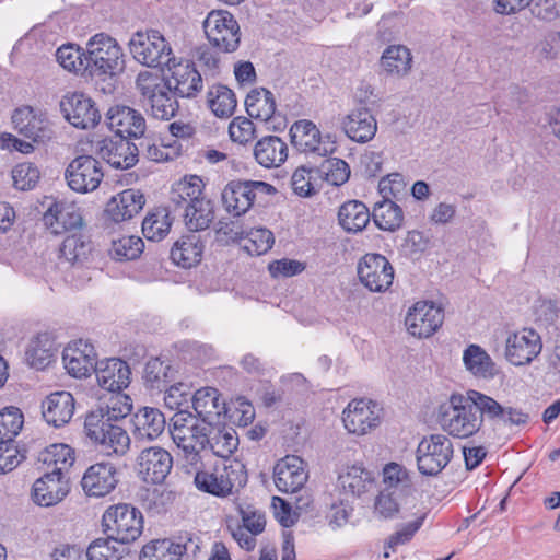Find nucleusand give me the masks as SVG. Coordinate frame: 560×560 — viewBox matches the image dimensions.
Returning <instances> with one entry per match:
<instances>
[{
  "label": "nucleus",
  "instance_id": "nucleus-1",
  "mask_svg": "<svg viewBox=\"0 0 560 560\" xmlns=\"http://www.w3.org/2000/svg\"><path fill=\"white\" fill-rule=\"evenodd\" d=\"M440 423L442 429L451 436L467 439L480 431L481 416L478 408L469 398L460 394H452L447 404L441 407Z\"/></svg>",
  "mask_w": 560,
  "mask_h": 560
},
{
  "label": "nucleus",
  "instance_id": "nucleus-15",
  "mask_svg": "<svg viewBox=\"0 0 560 560\" xmlns=\"http://www.w3.org/2000/svg\"><path fill=\"white\" fill-rule=\"evenodd\" d=\"M444 313L441 307L430 301H418L408 311L405 325L410 335L417 338H429L443 324Z\"/></svg>",
  "mask_w": 560,
  "mask_h": 560
},
{
  "label": "nucleus",
  "instance_id": "nucleus-56",
  "mask_svg": "<svg viewBox=\"0 0 560 560\" xmlns=\"http://www.w3.org/2000/svg\"><path fill=\"white\" fill-rule=\"evenodd\" d=\"M468 393L472 404L479 410V415L481 416V425L483 424L485 418L490 421H502L504 418V407L502 405L492 397L480 392L468 390Z\"/></svg>",
  "mask_w": 560,
  "mask_h": 560
},
{
  "label": "nucleus",
  "instance_id": "nucleus-31",
  "mask_svg": "<svg viewBox=\"0 0 560 560\" xmlns=\"http://www.w3.org/2000/svg\"><path fill=\"white\" fill-rule=\"evenodd\" d=\"M98 154L110 166L127 170L137 164L139 150L138 147L128 139H105L102 141Z\"/></svg>",
  "mask_w": 560,
  "mask_h": 560
},
{
  "label": "nucleus",
  "instance_id": "nucleus-2",
  "mask_svg": "<svg viewBox=\"0 0 560 560\" xmlns=\"http://www.w3.org/2000/svg\"><path fill=\"white\" fill-rule=\"evenodd\" d=\"M136 90L153 117L168 120L175 116L178 102L161 74L148 70L140 71L136 78Z\"/></svg>",
  "mask_w": 560,
  "mask_h": 560
},
{
  "label": "nucleus",
  "instance_id": "nucleus-21",
  "mask_svg": "<svg viewBox=\"0 0 560 560\" xmlns=\"http://www.w3.org/2000/svg\"><path fill=\"white\" fill-rule=\"evenodd\" d=\"M62 362L71 376L75 378L86 377L95 370L97 364L95 348L85 340H74L63 349Z\"/></svg>",
  "mask_w": 560,
  "mask_h": 560
},
{
  "label": "nucleus",
  "instance_id": "nucleus-64",
  "mask_svg": "<svg viewBox=\"0 0 560 560\" xmlns=\"http://www.w3.org/2000/svg\"><path fill=\"white\" fill-rule=\"evenodd\" d=\"M191 388L189 385L184 383H177L172 385L164 396V401L171 409H183L188 407L189 402H192Z\"/></svg>",
  "mask_w": 560,
  "mask_h": 560
},
{
  "label": "nucleus",
  "instance_id": "nucleus-60",
  "mask_svg": "<svg viewBox=\"0 0 560 560\" xmlns=\"http://www.w3.org/2000/svg\"><path fill=\"white\" fill-rule=\"evenodd\" d=\"M322 173L328 184L338 187L349 180L351 171L346 161L338 158H331L322 164Z\"/></svg>",
  "mask_w": 560,
  "mask_h": 560
},
{
  "label": "nucleus",
  "instance_id": "nucleus-7",
  "mask_svg": "<svg viewBox=\"0 0 560 560\" xmlns=\"http://www.w3.org/2000/svg\"><path fill=\"white\" fill-rule=\"evenodd\" d=\"M454 455V445L451 439L443 433H433L423 436L416 450V463L422 476L435 477L451 463Z\"/></svg>",
  "mask_w": 560,
  "mask_h": 560
},
{
  "label": "nucleus",
  "instance_id": "nucleus-39",
  "mask_svg": "<svg viewBox=\"0 0 560 560\" xmlns=\"http://www.w3.org/2000/svg\"><path fill=\"white\" fill-rule=\"evenodd\" d=\"M463 363L474 376L493 378L498 371L492 358L480 346L471 343L463 352Z\"/></svg>",
  "mask_w": 560,
  "mask_h": 560
},
{
  "label": "nucleus",
  "instance_id": "nucleus-8",
  "mask_svg": "<svg viewBox=\"0 0 560 560\" xmlns=\"http://www.w3.org/2000/svg\"><path fill=\"white\" fill-rule=\"evenodd\" d=\"M247 475L242 463L215 466L212 470H200L195 476V485L200 491L215 497H226L233 489L245 486Z\"/></svg>",
  "mask_w": 560,
  "mask_h": 560
},
{
  "label": "nucleus",
  "instance_id": "nucleus-19",
  "mask_svg": "<svg viewBox=\"0 0 560 560\" xmlns=\"http://www.w3.org/2000/svg\"><path fill=\"white\" fill-rule=\"evenodd\" d=\"M14 129L36 143H44L51 137L49 121L44 113L31 106L16 108L12 115Z\"/></svg>",
  "mask_w": 560,
  "mask_h": 560
},
{
  "label": "nucleus",
  "instance_id": "nucleus-17",
  "mask_svg": "<svg viewBox=\"0 0 560 560\" xmlns=\"http://www.w3.org/2000/svg\"><path fill=\"white\" fill-rule=\"evenodd\" d=\"M541 350V337L532 328H524L511 334L505 342V358L515 366L530 364Z\"/></svg>",
  "mask_w": 560,
  "mask_h": 560
},
{
  "label": "nucleus",
  "instance_id": "nucleus-48",
  "mask_svg": "<svg viewBox=\"0 0 560 560\" xmlns=\"http://www.w3.org/2000/svg\"><path fill=\"white\" fill-rule=\"evenodd\" d=\"M372 218L376 226L384 231L399 229L404 221L401 208L390 199H383L375 203Z\"/></svg>",
  "mask_w": 560,
  "mask_h": 560
},
{
  "label": "nucleus",
  "instance_id": "nucleus-40",
  "mask_svg": "<svg viewBox=\"0 0 560 560\" xmlns=\"http://www.w3.org/2000/svg\"><path fill=\"white\" fill-rule=\"evenodd\" d=\"M290 136L299 151L322 154L320 131L313 121L306 119L295 121L290 128Z\"/></svg>",
  "mask_w": 560,
  "mask_h": 560
},
{
  "label": "nucleus",
  "instance_id": "nucleus-26",
  "mask_svg": "<svg viewBox=\"0 0 560 560\" xmlns=\"http://www.w3.org/2000/svg\"><path fill=\"white\" fill-rule=\"evenodd\" d=\"M117 469L112 463H96L90 466L81 480L83 491L89 497L102 498L117 486Z\"/></svg>",
  "mask_w": 560,
  "mask_h": 560
},
{
  "label": "nucleus",
  "instance_id": "nucleus-51",
  "mask_svg": "<svg viewBox=\"0 0 560 560\" xmlns=\"http://www.w3.org/2000/svg\"><path fill=\"white\" fill-rule=\"evenodd\" d=\"M171 219L165 209H159L148 214L142 222L143 235L149 241H161L171 229Z\"/></svg>",
  "mask_w": 560,
  "mask_h": 560
},
{
  "label": "nucleus",
  "instance_id": "nucleus-13",
  "mask_svg": "<svg viewBox=\"0 0 560 560\" xmlns=\"http://www.w3.org/2000/svg\"><path fill=\"white\" fill-rule=\"evenodd\" d=\"M104 178L102 164L91 155L74 158L65 171V179L69 188L79 194L96 190Z\"/></svg>",
  "mask_w": 560,
  "mask_h": 560
},
{
  "label": "nucleus",
  "instance_id": "nucleus-20",
  "mask_svg": "<svg viewBox=\"0 0 560 560\" xmlns=\"http://www.w3.org/2000/svg\"><path fill=\"white\" fill-rule=\"evenodd\" d=\"M340 125L351 141L361 144L373 140L377 132V120L372 110L364 105L353 107L341 118Z\"/></svg>",
  "mask_w": 560,
  "mask_h": 560
},
{
  "label": "nucleus",
  "instance_id": "nucleus-35",
  "mask_svg": "<svg viewBox=\"0 0 560 560\" xmlns=\"http://www.w3.org/2000/svg\"><path fill=\"white\" fill-rule=\"evenodd\" d=\"M375 483L373 474L362 465L347 466L338 476V487L349 497L359 498Z\"/></svg>",
  "mask_w": 560,
  "mask_h": 560
},
{
  "label": "nucleus",
  "instance_id": "nucleus-12",
  "mask_svg": "<svg viewBox=\"0 0 560 560\" xmlns=\"http://www.w3.org/2000/svg\"><path fill=\"white\" fill-rule=\"evenodd\" d=\"M382 407L365 398L352 399L342 411L345 429L354 435L362 436L376 429L382 422Z\"/></svg>",
  "mask_w": 560,
  "mask_h": 560
},
{
  "label": "nucleus",
  "instance_id": "nucleus-33",
  "mask_svg": "<svg viewBox=\"0 0 560 560\" xmlns=\"http://www.w3.org/2000/svg\"><path fill=\"white\" fill-rule=\"evenodd\" d=\"M255 161L265 168L281 166L288 159V144L278 136H265L253 149Z\"/></svg>",
  "mask_w": 560,
  "mask_h": 560
},
{
  "label": "nucleus",
  "instance_id": "nucleus-52",
  "mask_svg": "<svg viewBox=\"0 0 560 560\" xmlns=\"http://www.w3.org/2000/svg\"><path fill=\"white\" fill-rule=\"evenodd\" d=\"M141 145L143 148V155L154 162L172 161L180 153V144L175 139L171 142L162 140L159 143L147 139Z\"/></svg>",
  "mask_w": 560,
  "mask_h": 560
},
{
  "label": "nucleus",
  "instance_id": "nucleus-4",
  "mask_svg": "<svg viewBox=\"0 0 560 560\" xmlns=\"http://www.w3.org/2000/svg\"><path fill=\"white\" fill-rule=\"evenodd\" d=\"M86 436L107 456H124L130 448L131 439L118 423L104 419L101 411H91L84 421Z\"/></svg>",
  "mask_w": 560,
  "mask_h": 560
},
{
  "label": "nucleus",
  "instance_id": "nucleus-22",
  "mask_svg": "<svg viewBox=\"0 0 560 560\" xmlns=\"http://www.w3.org/2000/svg\"><path fill=\"white\" fill-rule=\"evenodd\" d=\"M273 476L277 489L285 493L301 490L308 479L306 464L295 455L281 458L275 466Z\"/></svg>",
  "mask_w": 560,
  "mask_h": 560
},
{
  "label": "nucleus",
  "instance_id": "nucleus-18",
  "mask_svg": "<svg viewBox=\"0 0 560 560\" xmlns=\"http://www.w3.org/2000/svg\"><path fill=\"white\" fill-rule=\"evenodd\" d=\"M172 467L171 454L160 446L147 447L137 456V474L144 482L161 483Z\"/></svg>",
  "mask_w": 560,
  "mask_h": 560
},
{
  "label": "nucleus",
  "instance_id": "nucleus-37",
  "mask_svg": "<svg viewBox=\"0 0 560 560\" xmlns=\"http://www.w3.org/2000/svg\"><path fill=\"white\" fill-rule=\"evenodd\" d=\"M207 447L222 458H229L238 446V436L234 429L225 427L224 422L206 425Z\"/></svg>",
  "mask_w": 560,
  "mask_h": 560
},
{
  "label": "nucleus",
  "instance_id": "nucleus-34",
  "mask_svg": "<svg viewBox=\"0 0 560 560\" xmlns=\"http://www.w3.org/2000/svg\"><path fill=\"white\" fill-rule=\"evenodd\" d=\"M42 407L47 423L59 428L71 420L74 413V398L69 392H55L46 397Z\"/></svg>",
  "mask_w": 560,
  "mask_h": 560
},
{
  "label": "nucleus",
  "instance_id": "nucleus-50",
  "mask_svg": "<svg viewBox=\"0 0 560 560\" xmlns=\"http://www.w3.org/2000/svg\"><path fill=\"white\" fill-rule=\"evenodd\" d=\"M92 250L91 242L83 235L73 234L67 236L60 247V256L74 265L83 262Z\"/></svg>",
  "mask_w": 560,
  "mask_h": 560
},
{
  "label": "nucleus",
  "instance_id": "nucleus-54",
  "mask_svg": "<svg viewBox=\"0 0 560 560\" xmlns=\"http://www.w3.org/2000/svg\"><path fill=\"white\" fill-rule=\"evenodd\" d=\"M144 247L143 241L138 236H121L112 242L109 254L117 260H132L140 256Z\"/></svg>",
  "mask_w": 560,
  "mask_h": 560
},
{
  "label": "nucleus",
  "instance_id": "nucleus-59",
  "mask_svg": "<svg viewBox=\"0 0 560 560\" xmlns=\"http://www.w3.org/2000/svg\"><path fill=\"white\" fill-rule=\"evenodd\" d=\"M85 56L83 50L73 44H67L59 47L56 51L58 63L70 72H80L86 70Z\"/></svg>",
  "mask_w": 560,
  "mask_h": 560
},
{
  "label": "nucleus",
  "instance_id": "nucleus-16",
  "mask_svg": "<svg viewBox=\"0 0 560 560\" xmlns=\"http://www.w3.org/2000/svg\"><path fill=\"white\" fill-rule=\"evenodd\" d=\"M60 108L65 118L78 129L94 128L101 120V113L94 101L83 93L65 95L60 101Z\"/></svg>",
  "mask_w": 560,
  "mask_h": 560
},
{
  "label": "nucleus",
  "instance_id": "nucleus-49",
  "mask_svg": "<svg viewBox=\"0 0 560 560\" xmlns=\"http://www.w3.org/2000/svg\"><path fill=\"white\" fill-rule=\"evenodd\" d=\"M39 459L52 466L51 471H60L67 475L68 469L73 465L75 457L73 450L67 444H51L40 453Z\"/></svg>",
  "mask_w": 560,
  "mask_h": 560
},
{
  "label": "nucleus",
  "instance_id": "nucleus-53",
  "mask_svg": "<svg viewBox=\"0 0 560 560\" xmlns=\"http://www.w3.org/2000/svg\"><path fill=\"white\" fill-rule=\"evenodd\" d=\"M275 243L272 232L266 228L252 229L243 238V248L253 256H260L271 249Z\"/></svg>",
  "mask_w": 560,
  "mask_h": 560
},
{
  "label": "nucleus",
  "instance_id": "nucleus-44",
  "mask_svg": "<svg viewBox=\"0 0 560 560\" xmlns=\"http://www.w3.org/2000/svg\"><path fill=\"white\" fill-rule=\"evenodd\" d=\"M213 219V203L206 197L199 198V200L184 209L185 224L190 231L206 230Z\"/></svg>",
  "mask_w": 560,
  "mask_h": 560
},
{
  "label": "nucleus",
  "instance_id": "nucleus-55",
  "mask_svg": "<svg viewBox=\"0 0 560 560\" xmlns=\"http://www.w3.org/2000/svg\"><path fill=\"white\" fill-rule=\"evenodd\" d=\"M133 408L132 399L130 396L116 392L110 396L105 408H100L96 411H101L104 419H108L112 422H118L128 417Z\"/></svg>",
  "mask_w": 560,
  "mask_h": 560
},
{
  "label": "nucleus",
  "instance_id": "nucleus-30",
  "mask_svg": "<svg viewBox=\"0 0 560 560\" xmlns=\"http://www.w3.org/2000/svg\"><path fill=\"white\" fill-rule=\"evenodd\" d=\"M171 70V78L167 82L170 88L180 97H192L202 89V78L195 65L190 61L175 63V60L167 66Z\"/></svg>",
  "mask_w": 560,
  "mask_h": 560
},
{
  "label": "nucleus",
  "instance_id": "nucleus-23",
  "mask_svg": "<svg viewBox=\"0 0 560 560\" xmlns=\"http://www.w3.org/2000/svg\"><path fill=\"white\" fill-rule=\"evenodd\" d=\"M108 128L119 138H140L144 135L147 124L143 115L125 105L112 106L106 114Z\"/></svg>",
  "mask_w": 560,
  "mask_h": 560
},
{
  "label": "nucleus",
  "instance_id": "nucleus-45",
  "mask_svg": "<svg viewBox=\"0 0 560 560\" xmlns=\"http://www.w3.org/2000/svg\"><path fill=\"white\" fill-rule=\"evenodd\" d=\"M54 357V345L48 334L33 338L25 352L27 364L36 370L47 368Z\"/></svg>",
  "mask_w": 560,
  "mask_h": 560
},
{
  "label": "nucleus",
  "instance_id": "nucleus-28",
  "mask_svg": "<svg viewBox=\"0 0 560 560\" xmlns=\"http://www.w3.org/2000/svg\"><path fill=\"white\" fill-rule=\"evenodd\" d=\"M145 199L137 189H126L113 196L106 203L104 213L107 220L115 223L132 219L143 208Z\"/></svg>",
  "mask_w": 560,
  "mask_h": 560
},
{
  "label": "nucleus",
  "instance_id": "nucleus-25",
  "mask_svg": "<svg viewBox=\"0 0 560 560\" xmlns=\"http://www.w3.org/2000/svg\"><path fill=\"white\" fill-rule=\"evenodd\" d=\"M45 226L54 234H62L82 226L80 208L72 201L55 200L43 215Z\"/></svg>",
  "mask_w": 560,
  "mask_h": 560
},
{
  "label": "nucleus",
  "instance_id": "nucleus-58",
  "mask_svg": "<svg viewBox=\"0 0 560 560\" xmlns=\"http://www.w3.org/2000/svg\"><path fill=\"white\" fill-rule=\"evenodd\" d=\"M23 415L16 407H7L0 411V441L13 442L23 427Z\"/></svg>",
  "mask_w": 560,
  "mask_h": 560
},
{
  "label": "nucleus",
  "instance_id": "nucleus-5",
  "mask_svg": "<svg viewBox=\"0 0 560 560\" xmlns=\"http://www.w3.org/2000/svg\"><path fill=\"white\" fill-rule=\"evenodd\" d=\"M85 68L92 75L113 77L125 68L122 49L115 38L98 33L86 43Z\"/></svg>",
  "mask_w": 560,
  "mask_h": 560
},
{
  "label": "nucleus",
  "instance_id": "nucleus-63",
  "mask_svg": "<svg viewBox=\"0 0 560 560\" xmlns=\"http://www.w3.org/2000/svg\"><path fill=\"white\" fill-rule=\"evenodd\" d=\"M13 185L20 190H30L39 179L38 168L28 162L15 165L11 172Z\"/></svg>",
  "mask_w": 560,
  "mask_h": 560
},
{
  "label": "nucleus",
  "instance_id": "nucleus-43",
  "mask_svg": "<svg viewBox=\"0 0 560 560\" xmlns=\"http://www.w3.org/2000/svg\"><path fill=\"white\" fill-rule=\"evenodd\" d=\"M245 107L249 117L268 121L273 117L277 105L273 94L264 88H259L247 94Z\"/></svg>",
  "mask_w": 560,
  "mask_h": 560
},
{
  "label": "nucleus",
  "instance_id": "nucleus-47",
  "mask_svg": "<svg viewBox=\"0 0 560 560\" xmlns=\"http://www.w3.org/2000/svg\"><path fill=\"white\" fill-rule=\"evenodd\" d=\"M186 546L171 539H156L143 546L140 560H180Z\"/></svg>",
  "mask_w": 560,
  "mask_h": 560
},
{
  "label": "nucleus",
  "instance_id": "nucleus-11",
  "mask_svg": "<svg viewBox=\"0 0 560 560\" xmlns=\"http://www.w3.org/2000/svg\"><path fill=\"white\" fill-rule=\"evenodd\" d=\"M202 25L206 37L212 46L223 52H233L238 48L240 25L229 11L212 10Z\"/></svg>",
  "mask_w": 560,
  "mask_h": 560
},
{
  "label": "nucleus",
  "instance_id": "nucleus-6",
  "mask_svg": "<svg viewBox=\"0 0 560 560\" xmlns=\"http://www.w3.org/2000/svg\"><path fill=\"white\" fill-rule=\"evenodd\" d=\"M170 434L186 464L195 466L201 462V452L207 448L205 424L180 411L172 418Z\"/></svg>",
  "mask_w": 560,
  "mask_h": 560
},
{
  "label": "nucleus",
  "instance_id": "nucleus-14",
  "mask_svg": "<svg viewBox=\"0 0 560 560\" xmlns=\"http://www.w3.org/2000/svg\"><path fill=\"white\" fill-rule=\"evenodd\" d=\"M361 283L371 292H385L394 280V268L381 254H366L358 264Z\"/></svg>",
  "mask_w": 560,
  "mask_h": 560
},
{
  "label": "nucleus",
  "instance_id": "nucleus-24",
  "mask_svg": "<svg viewBox=\"0 0 560 560\" xmlns=\"http://www.w3.org/2000/svg\"><path fill=\"white\" fill-rule=\"evenodd\" d=\"M69 478L60 471L46 472L32 488V499L39 506H52L61 502L69 493Z\"/></svg>",
  "mask_w": 560,
  "mask_h": 560
},
{
  "label": "nucleus",
  "instance_id": "nucleus-9",
  "mask_svg": "<svg viewBox=\"0 0 560 560\" xmlns=\"http://www.w3.org/2000/svg\"><path fill=\"white\" fill-rule=\"evenodd\" d=\"M104 532L121 544H129L138 539L143 529L141 512L127 503L110 505L102 517Z\"/></svg>",
  "mask_w": 560,
  "mask_h": 560
},
{
  "label": "nucleus",
  "instance_id": "nucleus-57",
  "mask_svg": "<svg viewBox=\"0 0 560 560\" xmlns=\"http://www.w3.org/2000/svg\"><path fill=\"white\" fill-rule=\"evenodd\" d=\"M121 542L109 536L106 539L94 540L86 550L89 560H119L124 550Z\"/></svg>",
  "mask_w": 560,
  "mask_h": 560
},
{
  "label": "nucleus",
  "instance_id": "nucleus-29",
  "mask_svg": "<svg viewBox=\"0 0 560 560\" xmlns=\"http://www.w3.org/2000/svg\"><path fill=\"white\" fill-rule=\"evenodd\" d=\"M94 372L100 387L112 393L121 392L130 383L129 365L117 358L100 361Z\"/></svg>",
  "mask_w": 560,
  "mask_h": 560
},
{
  "label": "nucleus",
  "instance_id": "nucleus-3",
  "mask_svg": "<svg viewBox=\"0 0 560 560\" xmlns=\"http://www.w3.org/2000/svg\"><path fill=\"white\" fill-rule=\"evenodd\" d=\"M277 192L275 186L262 180L233 179L222 189L221 202L233 218L245 215L256 203Z\"/></svg>",
  "mask_w": 560,
  "mask_h": 560
},
{
  "label": "nucleus",
  "instance_id": "nucleus-61",
  "mask_svg": "<svg viewBox=\"0 0 560 560\" xmlns=\"http://www.w3.org/2000/svg\"><path fill=\"white\" fill-rule=\"evenodd\" d=\"M171 368L159 358H151L144 366V381L151 388L161 389L168 382Z\"/></svg>",
  "mask_w": 560,
  "mask_h": 560
},
{
  "label": "nucleus",
  "instance_id": "nucleus-32",
  "mask_svg": "<svg viewBox=\"0 0 560 560\" xmlns=\"http://www.w3.org/2000/svg\"><path fill=\"white\" fill-rule=\"evenodd\" d=\"M413 57L411 50L401 44L387 46L380 58L381 70L390 78L404 79L412 70Z\"/></svg>",
  "mask_w": 560,
  "mask_h": 560
},
{
  "label": "nucleus",
  "instance_id": "nucleus-10",
  "mask_svg": "<svg viewBox=\"0 0 560 560\" xmlns=\"http://www.w3.org/2000/svg\"><path fill=\"white\" fill-rule=\"evenodd\" d=\"M129 48L135 60L145 67L170 66L174 61L171 45L156 30L135 33Z\"/></svg>",
  "mask_w": 560,
  "mask_h": 560
},
{
  "label": "nucleus",
  "instance_id": "nucleus-27",
  "mask_svg": "<svg viewBox=\"0 0 560 560\" xmlns=\"http://www.w3.org/2000/svg\"><path fill=\"white\" fill-rule=\"evenodd\" d=\"M192 407L205 425L224 422L229 411L221 394L214 387H203L194 393Z\"/></svg>",
  "mask_w": 560,
  "mask_h": 560
},
{
  "label": "nucleus",
  "instance_id": "nucleus-36",
  "mask_svg": "<svg viewBox=\"0 0 560 560\" xmlns=\"http://www.w3.org/2000/svg\"><path fill=\"white\" fill-rule=\"evenodd\" d=\"M133 435L136 440L153 441L165 430V417L156 408L144 407L132 418Z\"/></svg>",
  "mask_w": 560,
  "mask_h": 560
},
{
  "label": "nucleus",
  "instance_id": "nucleus-46",
  "mask_svg": "<svg viewBox=\"0 0 560 560\" xmlns=\"http://www.w3.org/2000/svg\"><path fill=\"white\" fill-rule=\"evenodd\" d=\"M207 103L211 112L220 118L232 116L237 104L234 92L222 84H214L208 90Z\"/></svg>",
  "mask_w": 560,
  "mask_h": 560
},
{
  "label": "nucleus",
  "instance_id": "nucleus-42",
  "mask_svg": "<svg viewBox=\"0 0 560 560\" xmlns=\"http://www.w3.org/2000/svg\"><path fill=\"white\" fill-rule=\"evenodd\" d=\"M366 206L358 200H350L341 205L338 211L339 225L348 233L361 232L370 221Z\"/></svg>",
  "mask_w": 560,
  "mask_h": 560
},
{
  "label": "nucleus",
  "instance_id": "nucleus-41",
  "mask_svg": "<svg viewBox=\"0 0 560 560\" xmlns=\"http://www.w3.org/2000/svg\"><path fill=\"white\" fill-rule=\"evenodd\" d=\"M203 252V245L199 236L190 234L183 236L171 249L172 260L183 267L191 268L200 262Z\"/></svg>",
  "mask_w": 560,
  "mask_h": 560
},
{
  "label": "nucleus",
  "instance_id": "nucleus-62",
  "mask_svg": "<svg viewBox=\"0 0 560 560\" xmlns=\"http://www.w3.org/2000/svg\"><path fill=\"white\" fill-rule=\"evenodd\" d=\"M229 136L233 142L245 145L255 139L256 127L249 118L237 116L229 125Z\"/></svg>",
  "mask_w": 560,
  "mask_h": 560
},
{
  "label": "nucleus",
  "instance_id": "nucleus-38",
  "mask_svg": "<svg viewBox=\"0 0 560 560\" xmlns=\"http://www.w3.org/2000/svg\"><path fill=\"white\" fill-rule=\"evenodd\" d=\"M205 183L198 175H186L172 186L170 200L180 209L187 208L191 203L205 197Z\"/></svg>",
  "mask_w": 560,
  "mask_h": 560
}]
</instances>
